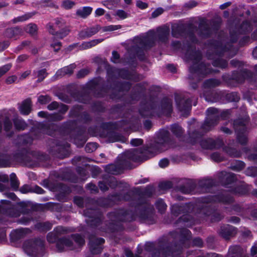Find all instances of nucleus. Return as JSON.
Segmentation results:
<instances>
[{
  "label": "nucleus",
  "mask_w": 257,
  "mask_h": 257,
  "mask_svg": "<svg viewBox=\"0 0 257 257\" xmlns=\"http://www.w3.org/2000/svg\"><path fill=\"white\" fill-rule=\"evenodd\" d=\"M57 247L60 251L73 248L72 241L67 238L59 240L57 242Z\"/></svg>",
  "instance_id": "obj_1"
},
{
  "label": "nucleus",
  "mask_w": 257,
  "mask_h": 257,
  "mask_svg": "<svg viewBox=\"0 0 257 257\" xmlns=\"http://www.w3.org/2000/svg\"><path fill=\"white\" fill-rule=\"evenodd\" d=\"M104 240L102 238L95 239V242H93L91 240L90 242V248L91 252L93 253H98L101 252V248L99 244L103 243Z\"/></svg>",
  "instance_id": "obj_2"
},
{
  "label": "nucleus",
  "mask_w": 257,
  "mask_h": 257,
  "mask_svg": "<svg viewBox=\"0 0 257 257\" xmlns=\"http://www.w3.org/2000/svg\"><path fill=\"white\" fill-rule=\"evenodd\" d=\"M31 101L27 99L23 102L20 106V111L22 114H28L31 111Z\"/></svg>",
  "instance_id": "obj_3"
},
{
  "label": "nucleus",
  "mask_w": 257,
  "mask_h": 257,
  "mask_svg": "<svg viewBox=\"0 0 257 257\" xmlns=\"http://www.w3.org/2000/svg\"><path fill=\"white\" fill-rule=\"evenodd\" d=\"M92 11L91 7H84L77 11V14L82 18H85L90 14Z\"/></svg>",
  "instance_id": "obj_4"
},
{
  "label": "nucleus",
  "mask_w": 257,
  "mask_h": 257,
  "mask_svg": "<svg viewBox=\"0 0 257 257\" xmlns=\"http://www.w3.org/2000/svg\"><path fill=\"white\" fill-rule=\"evenodd\" d=\"M103 41V39H96L92 40L89 42H86L84 44H83V47L85 49L89 48L91 47L94 46L95 45H97L99 43Z\"/></svg>",
  "instance_id": "obj_5"
},
{
  "label": "nucleus",
  "mask_w": 257,
  "mask_h": 257,
  "mask_svg": "<svg viewBox=\"0 0 257 257\" xmlns=\"http://www.w3.org/2000/svg\"><path fill=\"white\" fill-rule=\"evenodd\" d=\"M74 68L75 65L71 64L68 66L63 68L59 72H62L63 74H70L73 72Z\"/></svg>",
  "instance_id": "obj_6"
},
{
  "label": "nucleus",
  "mask_w": 257,
  "mask_h": 257,
  "mask_svg": "<svg viewBox=\"0 0 257 257\" xmlns=\"http://www.w3.org/2000/svg\"><path fill=\"white\" fill-rule=\"evenodd\" d=\"M115 16L118 17L120 19L123 20L128 17V14L123 10H118L115 12Z\"/></svg>",
  "instance_id": "obj_7"
},
{
  "label": "nucleus",
  "mask_w": 257,
  "mask_h": 257,
  "mask_svg": "<svg viewBox=\"0 0 257 257\" xmlns=\"http://www.w3.org/2000/svg\"><path fill=\"white\" fill-rule=\"evenodd\" d=\"M37 30L36 25L32 24L28 25L26 28V32L32 35L34 34L36 32Z\"/></svg>",
  "instance_id": "obj_8"
},
{
  "label": "nucleus",
  "mask_w": 257,
  "mask_h": 257,
  "mask_svg": "<svg viewBox=\"0 0 257 257\" xmlns=\"http://www.w3.org/2000/svg\"><path fill=\"white\" fill-rule=\"evenodd\" d=\"M97 148V146L95 143H88L86 145L85 149V151L88 153L92 152L95 151Z\"/></svg>",
  "instance_id": "obj_9"
},
{
  "label": "nucleus",
  "mask_w": 257,
  "mask_h": 257,
  "mask_svg": "<svg viewBox=\"0 0 257 257\" xmlns=\"http://www.w3.org/2000/svg\"><path fill=\"white\" fill-rule=\"evenodd\" d=\"M11 64H8L0 67V77L9 71L11 68Z\"/></svg>",
  "instance_id": "obj_10"
},
{
  "label": "nucleus",
  "mask_w": 257,
  "mask_h": 257,
  "mask_svg": "<svg viewBox=\"0 0 257 257\" xmlns=\"http://www.w3.org/2000/svg\"><path fill=\"white\" fill-rule=\"evenodd\" d=\"M121 28L120 25H110L103 28L104 31H113Z\"/></svg>",
  "instance_id": "obj_11"
},
{
  "label": "nucleus",
  "mask_w": 257,
  "mask_h": 257,
  "mask_svg": "<svg viewBox=\"0 0 257 257\" xmlns=\"http://www.w3.org/2000/svg\"><path fill=\"white\" fill-rule=\"evenodd\" d=\"M15 125L18 129H24L26 127L25 122L21 119H17L15 121Z\"/></svg>",
  "instance_id": "obj_12"
},
{
  "label": "nucleus",
  "mask_w": 257,
  "mask_h": 257,
  "mask_svg": "<svg viewBox=\"0 0 257 257\" xmlns=\"http://www.w3.org/2000/svg\"><path fill=\"white\" fill-rule=\"evenodd\" d=\"M75 5L74 2L67 0L63 2L62 6L64 8L66 9H69L72 8Z\"/></svg>",
  "instance_id": "obj_13"
},
{
  "label": "nucleus",
  "mask_w": 257,
  "mask_h": 257,
  "mask_svg": "<svg viewBox=\"0 0 257 257\" xmlns=\"http://www.w3.org/2000/svg\"><path fill=\"white\" fill-rule=\"evenodd\" d=\"M136 6L138 8L141 10L147 9L148 7V4L141 0L136 1Z\"/></svg>",
  "instance_id": "obj_14"
},
{
  "label": "nucleus",
  "mask_w": 257,
  "mask_h": 257,
  "mask_svg": "<svg viewBox=\"0 0 257 257\" xmlns=\"http://www.w3.org/2000/svg\"><path fill=\"white\" fill-rule=\"evenodd\" d=\"M73 238L75 242L79 245H82L84 243V239L79 235H74Z\"/></svg>",
  "instance_id": "obj_15"
},
{
  "label": "nucleus",
  "mask_w": 257,
  "mask_h": 257,
  "mask_svg": "<svg viewBox=\"0 0 257 257\" xmlns=\"http://www.w3.org/2000/svg\"><path fill=\"white\" fill-rule=\"evenodd\" d=\"M37 75L39 81L42 80L47 75L45 70H41L37 72Z\"/></svg>",
  "instance_id": "obj_16"
},
{
  "label": "nucleus",
  "mask_w": 257,
  "mask_h": 257,
  "mask_svg": "<svg viewBox=\"0 0 257 257\" xmlns=\"http://www.w3.org/2000/svg\"><path fill=\"white\" fill-rule=\"evenodd\" d=\"M156 205L158 209L161 211H163L166 208V205L162 200L158 201Z\"/></svg>",
  "instance_id": "obj_17"
},
{
  "label": "nucleus",
  "mask_w": 257,
  "mask_h": 257,
  "mask_svg": "<svg viewBox=\"0 0 257 257\" xmlns=\"http://www.w3.org/2000/svg\"><path fill=\"white\" fill-rule=\"evenodd\" d=\"M163 12V10L162 8H158L155 10L152 14V18H155L160 15H161Z\"/></svg>",
  "instance_id": "obj_18"
},
{
  "label": "nucleus",
  "mask_w": 257,
  "mask_h": 257,
  "mask_svg": "<svg viewBox=\"0 0 257 257\" xmlns=\"http://www.w3.org/2000/svg\"><path fill=\"white\" fill-rule=\"evenodd\" d=\"M131 143L133 146H138L142 144L143 140L140 139H135L132 140Z\"/></svg>",
  "instance_id": "obj_19"
},
{
  "label": "nucleus",
  "mask_w": 257,
  "mask_h": 257,
  "mask_svg": "<svg viewBox=\"0 0 257 257\" xmlns=\"http://www.w3.org/2000/svg\"><path fill=\"white\" fill-rule=\"evenodd\" d=\"M49 97L47 96H40L38 98V101L42 104L46 103L49 102Z\"/></svg>",
  "instance_id": "obj_20"
},
{
  "label": "nucleus",
  "mask_w": 257,
  "mask_h": 257,
  "mask_svg": "<svg viewBox=\"0 0 257 257\" xmlns=\"http://www.w3.org/2000/svg\"><path fill=\"white\" fill-rule=\"evenodd\" d=\"M105 13L104 10L101 8H98L95 11V15L96 17H99L103 15Z\"/></svg>",
  "instance_id": "obj_21"
},
{
  "label": "nucleus",
  "mask_w": 257,
  "mask_h": 257,
  "mask_svg": "<svg viewBox=\"0 0 257 257\" xmlns=\"http://www.w3.org/2000/svg\"><path fill=\"white\" fill-rule=\"evenodd\" d=\"M119 55L116 52H113L112 53V56L111 58V61L114 63H116L118 61L119 59Z\"/></svg>",
  "instance_id": "obj_22"
},
{
  "label": "nucleus",
  "mask_w": 257,
  "mask_h": 257,
  "mask_svg": "<svg viewBox=\"0 0 257 257\" xmlns=\"http://www.w3.org/2000/svg\"><path fill=\"white\" fill-rule=\"evenodd\" d=\"M17 80V77L15 75L8 77L6 79V82L8 84H11Z\"/></svg>",
  "instance_id": "obj_23"
},
{
  "label": "nucleus",
  "mask_w": 257,
  "mask_h": 257,
  "mask_svg": "<svg viewBox=\"0 0 257 257\" xmlns=\"http://www.w3.org/2000/svg\"><path fill=\"white\" fill-rule=\"evenodd\" d=\"M169 161L167 159H164L161 160L159 162V166L161 168H164L168 166Z\"/></svg>",
  "instance_id": "obj_24"
},
{
  "label": "nucleus",
  "mask_w": 257,
  "mask_h": 257,
  "mask_svg": "<svg viewBox=\"0 0 257 257\" xmlns=\"http://www.w3.org/2000/svg\"><path fill=\"white\" fill-rule=\"evenodd\" d=\"M31 191V188L28 185H24L21 188V191L23 193H26Z\"/></svg>",
  "instance_id": "obj_25"
},
{
  "label": "nucleus",
  "mask_w": 257,
  "mask_h": 257,
  "mask_svg": "<svg viewBox=\"0 0 257 257\" xmlns=\"http://www.w3.org/2000/svg\"><path fill=\"white\" fill-rule=\"evenodd\" d=\"M51 46L54 48L55 51H57L61 48V43L59 42H57L52 44Z\"/></svg>",
  "instance_id": "obj_26"
},
{
  "label": "nucleus",
  "mask_w": 257,
  "mask_h": 257,
  "mask_svg": "<svg viewBox=\"0 0 257 257\" xmlns=\"http://www.w3.org/2000/svg\"><path fill=\"white\" fill-rule=\"evenodd\" d=\"M58 107V104L56 102H53L48 106L49 110H54Z\"/></svg>",
  "instance_id": "obj_27"
},
{
  "label": "nucleus",
  "mask_w": 257,
  "mask_h": 257,
  "mask_svg": "<svg viewBox=\"0 0 257 257\" xmlns=\"http://www.w3.org/2000/svg\"><path fill=\"white\" fill-rule=\"evenodd\" d=\"M88 73V71L86 69H82L80 70L77 74L78 77H82Z\"/></svg>",
  "instance_id": "obj_28"
},
{
  "label": "nucleus",
  "mask_w": 257,
  "mask_h": 257,
  "mask_svg": "<svg viewBox=\"0 0 257 257\" xmlns=\"http://www.w3.org/2000/svg\"><path fill=\"white\" fill-rule=\"evenodd\" d=\"M12 127V123L9 120H6L5 122V128L6 131H9Z\"/></svg>",
  "instance_id": "obj_29"
},
{
  "label": "nucleus",
  "mask_w": 257,
  "mask_h": 257,
  "mask_svg": "<svg viewBox=\"0 0 257 257\" xmlns=\"http://www.w3.org/2000/svg\"><path fill=\"white\" fill-rule=\"evenodd\" d=\"M186 7L188 8H192L197 6V3L195 1L191 2L190 3L186 5Z\"/></svg>",
  "instance_id": "obj_30"
},
{
  "label": "nucleus",
  "mask_w": 257,
  "mask_h": 257,
  "mask_svg": "<svg viewBox=\"0 0 257 257\" xmlns=\"http://www.w3.org/2000/svg\"><path fill=\"white\" fill-rule=\"evenodd\" d=\"M34 191L38 194H43L44 193V190L38 186L35 187Z\"/></svg>",
  "instance_id": "obj_31"
},
{
  "label": "nucleus",
  "mask_w": 257,
  "mask_h": 257,
  "mask_svg": "<svg viewBox=\"0 0 257 257\" xmlns=\"http://www.w3.org/2000/svg\"><path fill=\"white\" fill-rule=\"evenodd\" d=\"M98 28H92L90 29V32L88 34V36H91L95 34L98 31Z\"/></svg>",
  "instance_id": "obj_32"
},
{
  "label": "nucleus",
  "mask_w": 257,
  "mask_h": 257,
  "mask_svg": "<svg viewBox=\"0 0 257 257\" xmlns=\"http://www.w3.org/2000/svg\"><path fill=\"white\" fill-rule=\"evenodd\" d=\"M30 74V71L27 70L22 74L21 79H25Z\"/></svg>",
  "instance_id": "obj_33"
},
{
  "label": "nucleus",
  "mask_w": 257,
  "mask_h": 257,
  "mask_svg": "<svg viewBox=\"0 0 257 257\" xmlns=\"http://www.w3.org/2000/svg\"><path fill=\"white\" fill-rule=\"evenodd\" d=\"M15 31H16V32L18 31V29L15 28V29H11L8 30V31H7L8 36L9 37L12 36L11 34V33H12V32H14Z\"/></svg>",
  "instance_id": "obj_34"
},
{
  "label": "nucleus",
  "mask_w": 257,
  "mask_h": 257,
  "mask_svg": "<svg viewBox=\"0 0 257 257\" xmlns=\"http://www.w3.org/2000/svg\"><path fill=\"white\" fill-rule=\"evenodd\" d=\"M27 58H28V57H27V55H22L18 57V60L20 62H22V61H24L25 60H26L27 59Z\"/></svg>",
  "instance_id": "obj_35"
},
{
  "label": "nucleus",
  "mask_w": 257,
  "mask_h": 257,
  "mask_svg": "<svg viewBox=\"0 0 257 257\" xmlns=\"http://www.w3.org/2000/svg\"><path fill=\"white\" fill-rule=\"evenodd\" d=\"M28 19L27 16L19 17L17 19V21H24Z\"/></svg>",
  "instance_id": "obj_36"
},
{
  "label": "nucleus",
  "mask_w": 257,
  "mask_h": 257,
  "mask_svg": "<svg viewBox=\"0 0 257 257\" xmlns=\"http://www.w3.org/2000/svg\"><path fill=\"white\" fill-rule=\"evenodd\" d=\"M103 5L109 9H112L113 8V7L109 4L108 2H104Z\"/></svg>",
  "instance_id": "obj_37"
},
{
  "label": "nucleus",
  "mask_w": 257,
  "mask_h": 257,
  "mask_svg": "<svg viewBox=\"0 0 257 257\" xmlns=\"http://www.w3.org/2000/svg\"><path fill=\"white\" fill-rule=\"evenodd\" d=\"M38 115L40 117H47V114L44 111H40L38 113Z\"/></svg>",
  "instance_id": "obj_38"
},
{
  "label": "nucleus",
  "mask_w": 257,
  "mask_h": 257,
  "mask_svg": "<svg viewBox=\"0 0 257 257\" xmlns=\"http://www.w3.org/2000/svg\"><path fill=\"white\" fill-rule=\"evenodd\" d=\"M251 252L252 254H255L257 253V247L253 246L251 249Z\"/></svg>",
  "instance_id": "obj_39"
},
{
  "label": "nucleus",
  "mask_w": 257,
  "mask_h": 257,
  "mask_svg": "<svg viewBox=\"0 0 257 257\" xmlns=\"http://www.w3.org/2000/svg\"><path fill=\"white\" fill-rule=\"evenodd\" d=\"M125 254L127 257H133V253L130 250H126Z\"/></svg>",
  "instance_id": "obj_40"
},
{
  "label": "nucleus",
  "mask_w": 257,
  "mask_h": 257,
  "mask_svg": "<svg viewBox=\"0 0 257 257\" xmlns=\"http://www.w3.org/2000/svg\"><path fill=\"white\" fill-rule=\"evenodd\" d=\"M252 55L254 58H257V47H256L252 52Z\"/></svg>",
  "instance_id": "obj_41"
},
{
  "label": "nucleus",
  "mask_w": 257,
  "mask_h": 257,
  "mask_svg": "<svg viewBox=\"0 0 257 257\" xmlns=\"http://www.w3.org/2000/svg\"><path fill=\"white\" fill-rule=\"evenodd\" d=\"M12 185L15 188H17L18 187V183L17 182V181H15L14 180H13L12 182Z\"/></svg>",
  "instance_id": "obj_42"
},
{
  "label": "nucleus",
  "mask_w": 257,
  "mask_h": 257,
  "mask_svg": "<svg viewBox=\"0 0 257 257\" xmlns=\"http://www.w3.org/2000/svg\"><path fill=\"white\" fill-rule=\"evenodd\" d=\"M49 31L52 34H53V35L55 34L54 31H53V29L52 28V26H50L49 27Z\"/></svg>",
  "instance_id": "obj_43"
},
{
  "label": "nucleus",
  "mask_w": 257,
  "mask_h": 257,
  "mask_svg": "<svg viewBox=\"0 0 257 257\" xmlns=\"http://www.w3.org/2000/svg\"><path fill=\"white\" fill-rule=\"evenodd\" d=\"M168 68L170 69V70L172 72L175 71V68L173 65H169Z\"/></svg>",
  "instance_id": "obj_44"
},
{
  "label": "nucleus",
  "mask_w": 257,
  "mask_h": 257,
  "mask_svg": "<svg viewBox=\"0 0 257 257\" xmlns=\"http://www.w3.org/2000/svg\"><path fill=\"white\" fill-rule=\"evenodd\" d=\"M125 4L126 5H131L132 3V0H124Z\"/></svg>",
  "instance_id": "obj_45"
},
{
  "label": "nucleus",
  "mask_w": 257,
  "mask_h": 257,
  "mask_svg": "<svg viewBox=\"0 0 257 257\" xmlns=\"http://www.w3.org/2000/svg\"><path fill=\"white\" fill-rule=\"evenodd\" d=\"M61 107L63 109V111H66L67 110V107H66V106L64 105H62Z\"/></svg>",
  "instance_id": "obj_46"
},
{
  "label": "nucleus",
  "mask_w": 257,
  "mask_h": 257,
  "mask_svg": "<svg viewBox=\"0 0 257 257\" xmlns=\"http://www.w3.org/2000/svg\"><path fill=\"white\" fill-rule=\"evenodd\" d=\"M222 131L225 133H229V130L227 128H223Z\"/></svg>",
  "instance_id": "obj_47"
},
{
  "label": "nucleus",
  "mask_w": 257,
  "mask_h": 257,
  "mask_svg": "<svg viewBox=\"0 0 257 257\" xmlns=\"http://www.w3.org/2000/svg\"><path fill=\"white\" fill-rule=\"evenodd\" d=\"M47 239H48V240L49 241V242H52L53 241V239L51 238V235L50 234H49L48 237H47Z\"/></svg>",
  "instance_id": "obj_48"
},
{
  "label": "nucleus",
  "mask_w": 257,
  "mask_h": 257,
  "mask_svg": "<svg viewBox=\"0 0 257 257\" xmlns=\"http://www.w3.org/2000/svg\"><path fill=\"white\" fill-rule=\"evenodd\" d=\"M174 127L176 128V130H178L179 132L181 131V128L178 125H175L173 126V128Z\"/></svg>",
  "instance_id": "obj_49"
},
{
  "label": "nucleus",
  "mask_w": 257,
  "mask_h": 257,
  "mask_svg": "<svg viewBox=\"0 0 257 257\" xmlns=\"http://www.w3.org/2000/svg\"><path fill=\"white\" fill-rule=\"evenodd\" d=\"M232 221L235 223H237L239 221V219L237 217H235Z\"/></svg>",
  "instance_id": "obj_50"
},
{
  "label": "nucleus",
  "mask_w": 257,
  "mask_h": 257,
  "mask_svg": "<svg viewBox=\"0 0 257 257\" xmlns=\"http://www.w3.org/2000/svg\"><path fill=\"white\" fill-rule=\"evenodd\" d=\"M204 142L202 143V146L203 148H206V149H210L211 148V147L210 146H205L204 144H203Z\"/></svg>",
  "instance_id": "obj_51"
},
{
  "label": "nucleus",
  "mask_w": 257,
  "mask_h": 257,
  "mask_svg": "<svg viewBox=\"0 0 257 257\" xmlns=\"http://www.w3.org/2000/svg\"><path fill=\"white\" fill-rule=\"evenodd\" d=\"M197 241H198V245H201L202 244V241L200 239H198Z\"/></svg>",
  "instance_id": "obj_52"
},
{
  "label": "nucleus",
  "mask_w": 257,
  "mask_h": 257,
  "mask_svg": "<svg viewBox=\"0 0 257 257\" xmlns=\"http://www.w3.org/2000/svg\"><path fill=\"white\" fill-rule=\"evenodd\" d=\"M128 156L129 157H130L131 158H132V159L133 160H136V158H135L133 156H131V155H130V154H128Z\"/></svg>",
  "instance_id": "obj_53"
},
{
  "label": "nucleus",
  "mask_w": 257,
  "mask_h": 257,
  "mask_svg": "<svg viewBox=\"0 0 257 257\" xmlns=\"http://www.w3.org/2000/svg\"><path fill=\"white\" fill-rule=\"evenodd\" d=\"M106 17L107 19H110V16L109 15V14H106Z\"/></svg>",
  "instance_id": "obj_54"
},
{
  "label": "nucleus",
  "mask_w": 257,
  "mask_h": 257,
  "mask_svg": "<svg viewBox=\"0 0 257 257\" xmlns=\"http://www.w3.org/2000/svg\"><path fill=\"white\" fill-rule=\"evenodd\" d=\"M37 52V50L36 49H35L34 50V51L33 52V53L35 54V53H36Z\"/></svg>",
  "instance_id": "obj_55"
},
{
  "label": "nucleus",
  "mask_w": 257,
  "mask_h": 257,
  "mask_svg": "<svg viewBox=\"0 0 257 257\" xmlns=\"http://www.w3.org/2000/svg\"><path fill=\"white\" fill-rule=\"evenodd\" d=\"M28 43H29V42H24L23 44L24 45V44H26V45H27L28 44Z\"/></svg>",
  "instance_id": "obj_56"
},
{
  "label": "nucleus",
  "mask_w": 257,
  "mask_h": 257,
  "mask_svg": "<svg viewBox=\"0 0 257 257\" xmlns=\"http://www.w3.org/2000/svg\"><path fill=\"white\" fill-rule=\"evenodd\" d=\"M238 140H239V141L241 143L243 144V143H244V142H242V141H241V140H240V138H239V139H238Z\"/></svg>",
  "instance_id": "obj_57"
},
{
  "label": "nucleus",
  "mask_w": 257,
  "mask_h": 257,
  "mask_svg": "<svg viewBox=\"0 0 257 257\" xmlns=\"http://www.w3.org/2000/svg\"><path fill=\"white\" fill-rule=\"evenodd\" d=\"M13 177H15V174H12L11 175V178L12 179Z\"/></svg>",
  "instance_id": "obj_58"
},
{
  "label": "nucleus",
  "mask_w": 257,
  "mask_h": 257,
  "mask_svg": "<svg viewBox=\"0 0 257 257\" xmlns=\"http://www.w3.org/2000/svg\"><path fill=\"white\" fill-rule=\"evenodd\" d=\"M137 153V151H133V152H132V153H133V154H136V153Z\"/></svg>",
  "instance_id": "obj_59"
},
{
  "label": "nucleus",
  "mask_w": 257,
  "mask_h": 257,
  "mask_svg": "<svg viewBox=\"0 0 257 257\" xmlns=\"http://www.w3.org/2000/svg\"><path fill=\"white\" fill-rule=\"evenodd\" d=\"M214 110V109H213V108H210V109H209L208 110V111H211V110Z\"/></svg>",
  "instance_id": "obj_60"
},
{
  "label": "nucleus",
  "mask_w": 257,
  "mask_h": 257,
  "mask_svg": "<svg viewBox=\"0 0 257 257\" xmlns=\"http://www.w3.org/2000/svg\"><path fill=\"white\" fill-rule=\"evenodd\" d=\"M102 185V184H101L100 185V187L101 189H102V186H101Z\"/></svg>",
  "instance_id": "obj_61"
},
{
  "label": "nucleus",
  "mask_w": 257,
  "mask_h": 257,
  "mask_svg": "<svg viewBox=\"0 0 257 257\" xmlns=\"http://www.w3.org/2000/svg\"><path fill=\"white\" fill-rule=\"evenodd\" d=\"M65 35H61V36H60V38H62L63 37H64Z\"/></svg>",
  "instance_id": "obj_62"
},
{
  "label": "nucleus",
  "mask_w": 257,
  "mask_h": 257,
  "mask_svg": "<svg viewBox=\"0 0 257 257\" xmlns=\"http://www.w3.org/2000/svg\"><path fill=\"white\" fill-rule=\"evenodd\" d=\"M256 71H257V65L255 66Z\"/></svg>",
  "instance_id": "obj_63"
},
{
  "label": "nucleus",
  "mask_w": 257,
  "mask_h": 257,
  "mask_svg": "<svg viewBox=\"0 0 257 257\" xmlns=\"http://www.w3.org/2000/svg\"><path fill=\"white\" fill-rule=\"evenodd\" d=\"M25 251H28L27 249L26 248H25Z\"/></svg>",
  "instance_id": "obj_64"
}]
</instances>
